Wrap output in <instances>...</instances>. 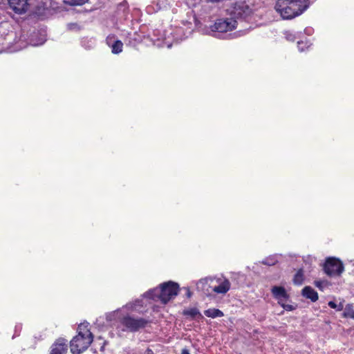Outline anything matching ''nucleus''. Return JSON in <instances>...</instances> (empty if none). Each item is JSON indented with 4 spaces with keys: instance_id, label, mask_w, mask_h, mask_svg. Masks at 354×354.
I'll return each instance as SVG.
<instances>
[{
    "instance_id": "1",
    "label": "nucleus",
    "mask_w": 354,
    "mask_h": 354,
    "mask_svg": "<svg viewBox=\"0 0 354 354\" xmlns=\"http://www.w3.org/2000/svg\"><path fill=\"white\" fill-rule=\"evenodd\" d=\"M308 7V0H278L276 10L285 19H291L301 15Z\"/></svg>"
},
{
    "instance_id": "2",
    "label": "nucleus",
    "mask_w": 354,
    "mask_h": 354,
    "mask_svg": "<svg viewBox=\"0 0 354 354\" xmlns=\"http://www.w3.org/2000/svg\"><path fill=\"white\" fill-rule=\"evenodd\" d=\"M179 290L178 283L169 281L160 284L159 287L148 290L145 293V297L166 304L178 294Z\"/></svg>"
},
{
    "instance_id": "3",
    "label": "nucleus",
    "mask_w": 354,
    "mask_h": 354,
    "mask_svg": "<svg viewBox=\"0 0 354 354\" xmlns=\"http://www.w3.org/2000/svg\"><path fill=\"white\" fill-rule=\"evenodd\" d=\"M93 341V335L90 330L89 324L82 323L77 327V334L70 341L72 354H80L85 351Z\"/></svg>"
},
{
    "instance_id": "4",
    "label": "nucleus",
    "mask_w": 354,
    "mask_h": 354,
    "mask_svg": "<svg viewBox=\"0 0 354 354\" xmlns=\"http://www.w3.org/2000/svg\"><path fill=\"white\" fill-rule=\"evenodd\" d=\"M151 322L149 319L143 317H133L130 315H126L121 319V324L131 332H136L143 329L150 325Z\"/></svg>"
},
{
    "instance_id": "5",
    "label": "nucleus",
    "mask_w": 354,
    "mask_h": 354,
    "mask_svg": "<svg viewBox=\"0 0 354 354\" xmlns=\"http://www.w3.org/2000/svg\"><path fill=\"white\" fill-rule=\"evenodd\" d=\"M324 272L329 277L340 276L344 270L343 263L335 257H328L324 264Z\"/></svg>"
},
{
    "instance_id": "6",
    "label": "nucleus",
    "mask_w": 354,
    "mask_h": 354,
    "mask_svg": "<svg viewBox=\"0 0 354 354\" xmlns=\"http://www.w3.org/2000/svg\"><path fill=\"white\" fill-rule=\"evenodd\" d=\"M252 12L250 6L245 1H239L234 3L230 13L236 19H245Z\"/></svg>"
},
{
    "instance_id": "7",
    "label": "nucleus",
    "mask_w": 354,
    "mask_h": 354,
    "mask_svg": "<svg viewBox=\"0 0 354 354\" xmlns=\"http://www.w3.org/2000/svg\"><path fill=\"white\" fill-rule=\"evenodd\" d=\"M68 349V344L67 339L59 337L51 345L49 354H67Z\"/></svg>"
},
{
    "instance_id": "8",
    "label": "nucleus",
    "mask_w": 354,
    "mask_h": 354,
    "mask_svg": "<svg viewBox=\"0 0 354 354\" xmlns=\"http://www.w3.org/2000/svg\"><path fill=\"white\" fill-rule=\"evenodd\" d=\"M28 0H8L10 8L17 14H24L29 8Z\"/></svg>"
},
{
    "instance_id": "9",
    "label": "nucleus",
    "mask_w": 354,
    "mask_h": 354,
    "mask_svg": "<svg viewBox=\"0 0 354 354\" xmlns=\"http://www.w3.org/2000/svg\"><path fill=\"white\" fill-rule=\"evenodd\" d=\"M213 30L219 32L231 31L235 28V26L229 19H218L213 26Z\"/></svg>"
},
{
    "instance_id": "10",
    "label": "nucleus",
    "mask_w": 354,
    "mask_h": 354,
    "mask_svg": "<svg viewBox=\"0 0 354 354\" xmlns=\"http://www.w3.org/2000/svg\"><path fill=\"white\" fill-rule=\"evenodd\" d=\"M115 38V35H109L106 39V44L111 47V52L113 54H119L122 51L123 44L120 40H116L111 45L112 39Z\"/></svg>"
},
{
    "instance_id": "11",
    "label": "nucleus",
    "mask_w": 354,
    "mask_h": 354,
    "mask_svg": "<svg viewBox=\"0 0 354 354\" xmlns=\"http://www.w3.org/2000/svg\"><path fill=\"white\" fill-rule=\"evenodd\" d=\"M106 342L102 337H99L93 341L91 350L94 353L103 354Z\"/></svg>"
},
{
    "instance_id": "12",
    "label": "nucleus",
    "mask_w": 354,
    "mask_h": 354,
    "mask_svg": "<svg viewBox=\"0 0 354 354\" xmlns=\"http://www.w3.org/2000/svg\"><path fill=\"white\" fill-rule=\"evenodd\" d=\"M272 293L273 296L279 300V301H286L288 298L285 288L282 286H274L272 288Z\"/></svg>"
},
{
    "instance_id": "13",
    "label": "nucleus",
    "mask_w": 354,
    "mask_h": 354,
    "mask_svg": "<svg viewBox=\"0 0 354 354\" xmlns=\"http://www.w3.org/2000/svg\"><path fill=\"white\" fill-rule=\"evenodd\" d=\"M301 294L304 297L313 302L317 301L319 299L318 293L310 286H305L302 289Z\"/></svg>"
},
{
    "instance_id": "14",
    "label": "nucleus",
    "mask_w": 354,
    "mask_h": 354,
    "mask_svg": "<svg viewBox=\"0 0 354 354\" xmlns=\"http://www.w3.org/2000/svg\"><path fill=\"white\" fill-rule=\"evenodd\" d=\"M230 282L228 279H224L218 286L213 288L214 292L218 294H225L230 289Z\"/></svg>"
},
{
    "instance_id": "15",
    "label": "nucleus",
    "mask_w": 354,
    "mask_h": 354,
    "mask_svg": "<svg viewBox=\"0 0 354 354\" xmlns=\"http://www.w3.org/2000/svg\"><path fill=\"white\" fill-rule=\"evenodd\" d=\"M183 315L186 317H189L192 319H194L196 317L200 319L203 318V315L200 313L199 310L196 308H190L187 309H185L183 311Z\"/></svg>"
},
{
    "instance_id": "16",
    "label": "nucleus",
    "mask_w": 354,
    "mask_h": 354,
    "mask_svg": "<svg viewBox=\"0 0 354 354\" xmlns=\"http://www.w3.org/2000/svg\"><path fill=\"white\" fill-rule=\"evenodd\" d=\"M205 316L211 318L221 317L224 316L223 311L218 308H209L204 311Z\"/></svg>"
},
{
    "instance_id": "17",
    "label": "nucleus",
    "mask_w": 354,
    "mask_h": 354,
    "mask_svg": "<svg viewBox=\"0 0 354 354\" xmlns=\"http://www.w3.org/2000/svg\"><path fill=\"white\" fill-rule=\"evenodd\" d=\"M293 283L295 285L300 286L304 281V272L302 268L299 269L293 277Z\"/></svg>"
},
{
    "instance_id": "18",
    "label": "nucleus",
    "mask_w": 354,
    "mask_h": 354,
    "mask_svg": "<svg viewBox=\"0 0 354 354\" xmlns=\"http://www.w3.org/2000/svg\"><path fill=\"white\" fill-rule=\"evenodd\" d=\"M344 317L351 318L354 319V306L352 304L346 306L343 313Z\"/></svg>"
},
{
    "instance_id": "19",
    "label": "nucleus",
    "mask_w": 354,
    "mask_h": 354,
    "mask_svg": "<svg viewBox=\"0 0 354 354\" xmlns=\"http://www.w3.org/2000/svg\"><path fill=\"white\" fill-rule=\"evenodd\" d=\"M66 4L70 6H82L87 3L88 0H63Z\"/></svg>"
},
{
    "instance_id": "20",
    "label": "nucleus",
    "mask_w": 354,
    "mask_h": 354,
    "mask_svg": "<svg viewBox=\"0 0 354 354\" xmlns=\"http://www.w3.org/2000/svg\"><path fill=\"white\" fill-rule=\"evenodd\" d=\"M328 305L330 308L335 309L337 311H341L344 309V305L342 303L337 304L335 301H330Z\"/></svg>"
},
{
    "instance_id": "21",
    "label": "nucleus",
    "mask_w": 354,
    "mask_h": 354,
    "mask_svg": "<svg viewBox=\"0 0 354 354\" xmlns=\"http://www.w3.org/2000/svg\"><path fill=\"white\" fill-rule=\"evenodd\" d=\"M276 262H277V261L273 259H266L264 261H263L262 263L265 265L272 266V265H274Z\"/></svg>"
},
{
    "instance_id": "22",
    "label": "nucleus",
    "mask_w": 354,
    "mask_h": 354,
    "mask_svg": "<svg viewBox=\"0 0 354 354\" xmlns=\"http://www.w3.org/2000/svg\"><path fill=\"white\" fill-rule=\"evenodd\" d=\"M279 304H280L281 306L286 310H292L294 309L291 305H285L283 303H282V301H279Z\"/></svg>"
},
{
    "instance_id": "23",
    "label": "nucleus",
    "mask_w": 354,
    "mask_h": 354,
    "mask_svg": "<svg viewBox=\"0 0 354 354\" xmlns=\"http://www.w3.org/2000/svg\"><path fill=\"white\" fill-rule=\"evenodd\" d=\"M322 283L323 282L321 281H315L314 284L315 286L318 288L319 290H323V286H322Z\"/></svg>"
},
{
    "instance_id": "24",
    "label": "nucleus",
    "mask_w": 354,
    "mask_h": 354,
    "mask_svg": "<svg viewBox=\"0 0 354 354\" xmlns=\"http://www.w3.org/2000/svg\"><path fill=\"white\" fill-rule=\"evenodd\" d=\"M185 290H186L187 297L190 298L192 295V292H191L190 289L189 288H185Z\"/></svg>"
},
{
    "instance_id": "25",
    "label": "nucleus",
    "mask_w": 354,
    "mask_h": 354,
    "mask_svg": "<svg viewBox=\"0 0 354 354\" xmlns=\"http://www.w3.org/2000/svg\"><path fill=\"white\" fill-rule=\"evenodd\" d=\"M181 354H190L189 351L187 348H183L181 351Z\"/></svg>"
},
{
    "instance_id": "26",
    "label": "nucleus",
    "mask_w": 354,
    "mask_h": 354,
    "mask_svg": "<svg viewBox=\"0 0 354 354\" xmlns=\"http://www.w3.org/2000/svg\"><path fill=\"white\" fill-rule=\"evenodd\" d=\"M146 354H154V353L151 348H147L146 351Z\"/></svg>"
},
{
    "instance_id": "27",
    "label": "nucleus",
    "mask_w": 354,
    "mask_h": 354,
    "mask_svg": "<svg viewBox=\"0 0 354 354\" xmlns=\"http://www.w3.org/2000/svg\"><path fill=\"white\" fill-rule=\"evenodd\" d=\"M288 39L291 40V36H289V37H288Z\"/></svg>"
},
{
    "instance_id": "28",
    "label": "nucleus",
    "mask_w": 354,
    "mask_h": 354,
    "mask_svg": "<svg viewBox=\"0 0 354 354\" xmlns=\"http://www.w3.org/2000/svg\"><path fill=\"white\" fill-rule=\"evenodd\" d=\"M288 39L291 40V36H289V37H288Z\"/></svg>"
},
{
    "instance_id": "29",
    "label": "nucleus",
    "mask_w": 354,
    "mask_h": 354,
    "mask_svg": "<svg viewBox=\"0 0 354 354\" xmlns=\"http://www.w3.org/2000/svg\"><path fill=\"white\" fill-rule=\"evenodd\" d=\"M288 39L291 40V36H289V37H288Z\"/></svg>"
}]
</instances>
